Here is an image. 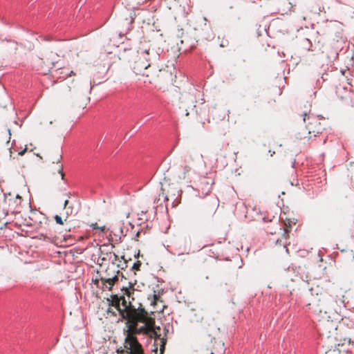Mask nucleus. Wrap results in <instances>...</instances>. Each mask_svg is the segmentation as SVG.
Wrapping results in <instances>:
<instances>
[{"label": "nucleus", "instance_id": "nucleus-1", "mask_svg": "<svg viewBox=\"0 0 354 354\" xmlns=\"http://www.w3.org/2000/svg\"><path fill=\"white\" fill-rule=\"evenodd\" d=\"M133 290L126 289L124 295L127 297H120V308L118 313L124 319H127L131 322V327L133 331L138 333L146 334L151 338H154V348L153 352L158 354L159 349L160 354H163L167 342L166 338L161 337L160 327H155V321L148 316L147 313L142 308H136L130 301L131 294Z\"/></svg>", "mask_w": 354, "mask_h": 354}, {"label": "nucleus", "instance_id": "nucleus-2", "mask_svg": "<svg viewBox=\"0 0 354 354\" xmlns=\"http://www.w3.org/2000/svg\"><path fill=\"white\" fill-rule=\"evenodd\" d=\"M320 304L317 313L319 331L324 337L337 341V323L341 318L342 308H345L343 299L335 300L331 297H325Z\"/></svg>", "mask_w": 354, "mask_h": 354}, {"label": "nucleus", "instance_id": "nucleus-3", "mask_svg": "<svg viewBox=\"0 0 354 354\" xmlns=\"http://www.w3.org/2000/svg\"><path fill=\"white\" fill-rule=\"evenodd\" d=\"M124 348L130 354H143L141 345L131 334L128 333L125 337Z\"/></svg>", "mask_w": 354, "mask_h": 354}, {"label": "nucleus", "instance_id": "nucleus-4", "mask_svg": "<svg viewBox=\"0 0 354 354\" xmlns=\"http://www.w3.org/2000/svg\"><path fill=\"white\" fill-rule=\"evenodd\" d=\"M21 198L19 194H17L14 198H8L5 195L4 202L8 203V212L12 213L20 212V204Z\"/></svg>", "mask_w": 354, "mask_h": 354}, {"label": "nucleus", "instance_id": "nucleus-5", "mask_svg": "<svg viewBox=\"0 0 354 354\" xmlns=\"http://www.w3.org/2000/svg\"><path fill=\"white\" fill-rule=\"evenodd\" d=\"M149 62V50H145L140 53V60L137 62L138 70L141 72L142 69H147L150 66V63Z\"/></svg>", "mask_w": 354, "mask_h": 354}, {"label": "nucleus", "instance_id": "nucleus-6", "mask_svg": "<svg viewBox=\"0 0 354 354\" xmlns=\"http://www.w3.org/2000/svg\"><path fill=\"white\" fill-rule=\"evenodd\" d=\"M100 280L102 283V288L110 290L115 281L118 280V277L116 274H113L111 277H103L102 276Z\"/></svg>", "mask_w": 354, "mask_h": 354}, {"label": "nucleus", "instance_id": "nucleus-7", "mask_svg": "<svg viewBox=\"0 0 354 354\" xmlns=\"http://www.w3.org/2000/svg\"><path fill=\"white\" fill-rule=\"evenodd\" d=\"M212 183L205 178L201 179V182L199 185V188L202 190V194L207 195L212 189Z\"/></svg>", "mask_w": 354, "mask_h": 354}, {"label": "nucleus", "instance_id": "nucleus-8", "mask_svg": "<svg viewBox=\"0 0 354 354\" xmlns=\"http://www.w3.org/2000/svg\"><path fill=\"white\" fill-rule=\"evenodd\" d=\"M344 345H340L339 344H335V347L333 349H330L326 354H348L346 349H342Z\"/></svg>", "mask_w": 354, "mask_h": 354}, {"label": "nucleus", "instance_id": "nucleus-9", "mask_svg": "<svg viewBox=\"0 0 354 354\" xmlns=\"http://www.w3.org/2000/svg\"><path fill=\"white\" fill-rule=\"evenodd\" d=\"M108 301H110L111 305L118 311V308H120L121 299L120 297H118L117 295H114L111 297V300Z\"/></svg>", "mask_w": 354, "mask_h": 354}, {"label": "nucleus", "instance_id": "nucleus-10", "mask_svg": "<svg viewBox=\"0 0 354 354\" xmlns=\"http://www.w3.org/2000/svg\"><path fill=\"white\" fill-rule=\"evenodd\" d=\"M191 171V168L189 167V166H185L183 167V174H182V176L180 178H182L183 179H187L189 180L190 178H189V172Z\"/></svg>", "mask_w": 354, "mask_h": 354}, {"label": "nucleus", "instance_id": "nucleus-11", "mask_svg": "<svg viewBox=\"0 0 354 354\" xmlns=\"http://www.w3.org/2000/svg\"><path fill=\"white\" fill-rule=\"evenodd\" d=\"M55 220L56 221V223L57 224H59V225H62L63 224V221H62V218L59 215H55Z\"/></svg>", "mask_w": 354, "mask_h": 354}, {"label": "nucleus", "instance_id": "nucleus-12", "mask_svg": "<svg viewBox=\"0 0 354 354\" xmlns=\"http://www.w3.org/2000/svg\"><path fill=\"white\" fill-rule=\"evenodd\" d=\"M58 173L61 174L62 179H64V174L63 173V167L62 165H59Z\"/></svg>", "mask_w": 354, "mask_h": 354}, {"label": "nucleus", "instance_id": "nucleus-13", "mask_svg": "<svg viewBox=\"0 0 354 354\" xmlns=\"http://www.w3.org/2000/svg\"><path fill=\"white\" fill-rule=\"evenodd\" d=\"M97 230H99L102 232H104L105 230H106V226L105 225L98 226V229Z\"/></svg>", "mask_w": 354, "mask_h": 354}, {"label": "nucleus", "instance_id": "nucleus-14", "mask_svg": "<svg viewBox=\"0 0 354 354\" xmlns=\"http://www.w3.org/2000/svg\"><path fill=\"white\" fill-rule=\"evenodd\" d=\"M91 227H92V229L95 230V229H98V225H97V223H92L91 225Z\"/></svg>", "mask_w": 354, "mask_h": 354}, {"label": "nucleus", "instance_id": "nucleus-15", "mask_svg": "<svg viewBox=\"0 0 354 354\" xmlns=\"http://www.w3.org/2000/svg\"><path fill=\"white\" fill-rule=\"evenodd\" d=\"M26 151V148H25L24 150L21 151L19 152V156H23L25 153V151Z\"/></svg>", "mask_w": 354, "mask_h": 354}, {"label": "nucleus", "instance_id": "nucleus-16", "mask_svg": "<svg viewBox=\"0 0 354 354\" xmlns=\"http://www.w3.org/2000/svg\"><path fill=\"white\" fill-rule=\"evenodd\" d=\"M68 203V200H66V201H64V207H66Z\"/></svg>", "mask_w": 354, "mask_h": 354}, {"label": "nucleus", "instance_id": "nucleus-17", "mask_svg": "<svg viewBox=\"0 0 354 354\" xmlns=\"http://www.w3.org/2000/svg\"><path fill=\"white\" fill-rule=\"evenodd\" d=\"M306 116H307V113H304V119H303L304 122L306 121Z\"/></svg>", "mask_w": 354, "mask_h": 354}, {"label": "nucleus", "instance_id": "nucleus-18", "mask_svg": "<svg viewBox=\"0 0 354 354\" xmlns=\"http://www.w3.org/2000/svg\"><path fill=\"white\" fill-rule=\"evenodd\" d=\"M351 254H352L353 259V260H354V252L351 251Z\"/></svg>", "mask_w": 354, "mask_h": 354}, {"label": "nucleus", "instance_id": "nucleus-19", "mask_svg": "<svg viewBox=\"0 0 354 354\" xmlns=\"http://www.w3.org/2000/svg\"><path fill=\"white\" fill-rule=\"evenodd\" d=\"M8 134H9V136H10V135H11L10 129H8Z\"/></svg>", "mask_w": 354, "mask_h": 354}]
</instances>
